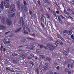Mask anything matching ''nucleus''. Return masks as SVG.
Instances as JSON below:
<instances>
[{"mask_svg":"<svg viewBox=\"0 0 74 74\" xmlns=\"http://www.w3.org/2000/svg\"><path fill=\"white\" fill-rule=\"evenodd\" d=\"M65 14H67V15H70V13H68V12H64Z\"/></svg>","mask_w":74,"mask_h":74,"instance_id":"obj_55","label":"nucleus"},{"mask_svg":"<svg viewBox=\"0 0 74 74\" xmlns=\"http://www.w3.org/2000/svg\"><path fill=\"white\" fill-rule=\"evenodd\" d=\"M53 13H54V16H56V12H54Z\"/></svg>","mask_w":74,"mask_h":74,"instance_id":"obj_52","label":"nucleus"},{"mask_svg":"<svg viewBox=\"0 0 74 74\" xmlns=\"http://www.w3.org/2000/svg\"><path fill=\"white\" fill-rule=\"evenodd\" d=\"M41 25L44 28V25H43V24H42V22L41 23Z\"/></svg>","mask_w":74,"mask_h":74,"instance_id":"obj_60","label":"nucleus"},{"mask_svg":"<svg viewBox=\"0 0 74 74\" xmlns=\"http://www.w3.org/2000/svg\"><path fill=\"white\" fill-rule=\"evenodd\" d=\"M3 50L4 52H5V51L6 49L5 48H3Z\"/></svg>","mask_w":74,"mask_h":74,"instance_id":"obj_54","label":"nucleus"},{"mask_svg":"<svg viewBox=\"0 0 74 74\" xmlns=\"http://www.w3.org/2000/svg\"><path fill=\"white\" fill-rule=\"evenodd\" d=\"M4 8V5L3 4V1H2L0 4V9L3 10Z\"/></svg>","mask_w":74,"mask_h":74,"instance_id":"obj_7","label":"nucleus"},{"mask_svg":"<svg viewBox=\"0 0 74 74\" xmlns=\"http://www.w3.org/2000/svg\"><path fill=\"white\" fill-rule=\"evenodd\" d=\"M52 47H49V50L51 51H53V49H56V47L55 46H53V45H52L51 46Z\"/></svg>","mask_w":74,"mask_h":74,"instance_id":"obj_4","label":"nucleus"},{"mask_svg":"<svg viewBox=\"0 0 74 74\" xmlns=\"http://www.w3.org/2000/svg\"><path fill=\"white\" fill-rule=\"evenodd\" d=\"M10 31H9L8 32H5V34H8V33H10Z\"/></svg>","mask_w":74,"mask_h":74,"instance_id":"obj_58","label":"nucleus"},{"mask_svg":"<svg viewBox=\"0 0 74 74\" xmlns=\"http://www.w3.org/2000/svg\"><path fill=\"white\" fill-rule=\"evenodd\" d=\"M15 13H13L11 15L12 17H14L15 16Z\"/></svg>","mask_w":74,"mask_h":74,"instance_id":"obj_30","label":"nucleus"},{"mask_svg":"<svg viewBox=\"0 0 74 74\" xmlns=\"http://www.w3.org/2000/svg\"><path fill=\"white\" fill-rule=\"evenodd\" d=\"M17 5L18 9L19 10L22 11L23 10V4L21 3L20 4L19 1H17Z\"/></svg>","mask_w":74,"mask_h":74,"instance_id":"obj_1","label":"nucleus"},{"mask_svg":"<svg viewBox=\"0 0 74 74\" xmlns=\"http://www.w3.org/2000/svg\"><path fill=\"white\" fill-rule=\"evenodd\" d=\"M59 43H60V42L59 41H57L55 43V45H57L58 44H59Z\"/></svg>","mask_w":74,"mask_h":74,"instance_id":"obj_37","label":"nucleus"},{"mask_svg":"<svg viewBox=\"0 0 74 74\" xmlns=\"http://www.w3.org/2000/svg\"><path fill=\"white\" fill-rule=\"evenodd\" d=\"M57 36L58 38H59L60 37V35H59V34H57Z\"/></svg>","mask_w":74,"mask_h":74,"instance_id":"obj_59","label":"nucleus"},{"mask_svg":"<svg viewBox=\"0 0 74 74\" xmlns=\"http://www.w3.org/2000/svg\"><path fill=\"white\" fill-rule=\"evenodd\" d=\"M27 39L28 40H32V41L34 40V39L32 38H27Z\"/></svg>","mask_w":74,"mask_h":74,"instance_id":"obj_18","label":"nucleus"},{"mask_svg":"<svg viewBox=\"0 0 74 74\" xmlns=\"http://www.w3.org/2000/svg\"><path fill=\"white\" fill-rule=\"evenodd\" d=\"M12 56H17V54H15L14 53H12Z\"/></svg>","mask_w":74,"mask_h":74,"instance_id":"obj_31","label":"nucleus"},{"mask_svg":"<svg viewBox=\"0 0 74 74\" xmlns=\"http://www.w3.org/2000/svg\"><path fill=\"white\" fill-rule=\"evenodd\" d=\"M27 48L28 49H31V46H30L29 45H28V46L27 47Z\"/></svg>","mask_w":74,"mask_h":74,"instance_id":"obj_39","label":"nucleus"},{"mask_svg":"<svg viewBox=\"0 0 74 74\" xmlns=\"http://www.w3.org/2000/svg\"><path fill=\"white\" fill-rule=\"evenodd\" d=\"M21 29H22V27H20L18 29L15 30V33H18V32H19L21 30Z\"/></svg>","mask_w":74,"mask_h":74,"instance_id":"obj_9","label":"nucleus"},{"mask_svg":"<svg viewBox=\"0 0 74 74\" xmlns=\"http://www.w3.org/2000/svg\"><path fill=\"white\" fill-rule=\"evenodd\" d=\"M42 71H43V72H44V70L43 69H42L41 71H40V73H42Z\"/></svg>","mask_w":74,"mask_h":74,"instance_id":"obj_62","label":"nucleus"},{"mask_svg":"<svg viewBox=\"0 0 74 74\" xmlns=\"http://www.w3.org/2000/svg\"><path fill=\"white\" fill-rule=\"evenodd\" d=\"M60 44L61 45H63V42H61L60 43Z\"/></svg>","mask_w":74,"mask_h":74,"instance_id":"obj_57","label":"nucleus"},{"mask_svg":"<svg viewBox=\"0 0 74 74\" xmlns=\"http://www.w3.org/2000/svg\"><path fill=\"white\" fill-rule=\"evenodd\" d=\"M73 66L74 64H73V63H71L70 64V66L71 68H73Z\"/></svg>","mask_w":74,"mask_h":74,"instance_id":"obj_36","label":"nucleus"},{"mask_svg":"<svg viewBox=\"0 0 74 74\" xmlns=\"http://www.w3.org/2000/svg\"><path fill=\"white\" fill-rule=\"evenodd\" d=\"M15 5L14 4H12L11 5L10 8H15Z\"/></svg>","mask_w":74,"mask_h":74,"instance_id":"obj_15","label":"nucleus"},{"mask_svg":"<svg viewBox=\"0 0 74 74\" xmlns=\"http://www.w3.org/2000/svg\"><path fill=\"white\" fill-rule=\"evenodd\" d=\"M5 70L7 71H8V70H10V68L9 67L6 68Z\"/></svg>","mask_w":74,"mask_h":74,"instance_id":"obj_43","label":"nucleus"},{"mask_svg":"<svg viewBox=\"0 0 74 74\" xmlns=\"http://www.w3.org/2000/svg\"><path fill=\"white\" fill-rule=\"evenodd\" d=\"M1 21L3 23H5V19H4V18H3L2 19Z\"/></svg>","mask_w":74,"mask_h":74,"instance_id":"obj_17","label":"nucleus"},{"mask_svg":"<svg viewBox=\"0 0 74 74\" xmlns=\"http://www.w3.org/2000/svg\"><path fill=\"white\" fill-rule=\"evenodd\" d=\"M14 11H15V9L10 8V11L11 13H12V12H14Z\"/></svg>","mask_w":74,"mask_h":74,"instance_id":"obj_10","label":"nucleus"},{"mask_svg":"<svg viewBox=\"0 0 74 74\" xmlns=\"http://www.w3.org/2000/svg\"><path fill=\"white\" fill-rule=\"evenodd\" d=\"M46 16H47V18H48V19H49L50 18H51V16H49V14H47Z\"/></svg>","mask_w":74,"mask_h":74,"instance_id":"obj_27","label":"nucleus"},{"mask_svg":"<svg viewBox=\"0 0 74 74\" xmlns=\"http://www.w3.org/2000/svg\"><path fill=\"white\" fill-rule=\"evenodd\" d=\"M40 57L41 58H42L43 59H44L45 58L44 56L43 55H40Z\"/></svg>","mask_w":74,"mask_h":74,"instance_id":"obj_35","label":"nucleus"},{"mask_svg":"<svg viewBox=\"0 0 74 74\" xmlns=\"http://www.w3.org/2000/svg\"><path fill=\"white\" fill-rule=\"evenodd\" d=\"M52 44V43H48L47 44V45L48 47H51Z\"/></svg>","mask_w":74,"mask_h":74,"instance_id":"obj_19","label":"nucleus"},{"mask_svg":"<svg viewBox=\"0 0 74 74\" xmlns=\"http://www.w3.org/2000/svg\"><path fill=\"white\" fill-rule=\"evenodd\" d=\"M21 58L22 59H25V58H26V57L25 55H22L21 56Z\"/></svg>","mask_w":74,"mask_h":74,"instance_id":"obj_21","label":"nucleus"},{"mask_svg":"<svg viewBox=\"0 0 74 74\" xmlns=\"http://www.w3.org/2000/svg\"><path fill=\"white\" fill-rule=\"evenodd\" d=\"M29 12L30 13V14L31 16L33 17V16H34V15L33 14V12L31 11L30 9L29 10Z\"/></svg>","mask_w":74,"mask_h":74,"instance_id":"obj_12","label":"nucleus"},{"mask_svg":"<svg viewBox=\"0 0 74 74\" xmlns=\"http://www.w3.org/2000/svg\"><path fill=\"white\" fill-rule=\"evenodd\" d=\"M38 3L39 5H41V3H40V1L38 0Z\"/></svg>","mask_w":74,"mask_h":74,"instance_id":"obj_48","label":"nucleus"},{"mask_svg":"<svg viewBox=\"0 0 74 74\" xmlns=\"http://www.w3.org/2000/svg\"><path fill=\"white\" fill-rule=\"evenodd\" d=\"M36 71H37V73L38 74H39V73H40V72L38 71V68H37L36 69Z\"/></svg>","mask_w":74,"mask_h":74,"instance_id":"obj_50","label":"nucleus"},{"mask_svg":"<svg viewBox=\"0 0 74 74\" xmlns=\"http://www.w3.org/2000/svg\"><path fill=\"white\" fill-rule=\"evenodd\" d=\"M7 29V27L4 25H0V29L1 30H5Z\"/></svg>","mask_w":74,"mask_h":74,"instance_id":"obj_5","label":"nucleus"},{"mask_svg":"<svg viewBox=\"0 0 74 74\" xmlns=\"http://www.w3.org/2000/svg\"><path fill=\"white\" fill-rule=\"evenodd\" d=\"M41 19H42V21L44 22V19H45V17L43 15L42 16Z\"/></svg>","mask_w":74,"mask_h":74,"instance_id":"obj_16","label":"nucleus"},{"mask_svg":"<svg viewBox=\"0 0 74 74\" xmlns=\"http://www.w3.org/2000/svg\"><path fill=\"white\" fill-rule=\"evenodd\" d=\"M68 9L69 12V11H70L71 12V11H72V10H71L69 8H68Z\"/></svg>","mask_w":74,"mask_h":74,"instance_id":"obj_49","label":"nucleus"},{"mask_svg":"<svg viewBox=\"0 0 74 74\" xmlns=\"http://www.w3.org/2000/svg\"><path fill=\"white\" fill-rule=\"evenodd\" d=\"M22 26L23 27V26H24V25H25V21L23 20H22Z\"/></svg>","mask_w":74,"mask_h":74,"instance_id":"obj_33","label":"nucleus"},{"mask_svg":"<svg viewBox=\"0 0 74 74\" xmlns=\"http://www.w3.org/2000/svg\"><path fill=\"white\" fill-rule=\"evenodd\" d=\"M60 16H61L62 17L63 19H65V17H63V16H62V15H60Z\"/></svg>","mask_w":74,"mask_h":74,"instance_id":"obj_44","label":"nucleus"},{"mask_svg":"<svg viewBox=\"0 0 74 74\" xmlns=\"http://www.w3.org/2000/svg\"><path fill=\"white\" fill-rule=\"evenodd\" d=\"M13 62H15L16 63H18V61H17V60H13Z\"/></svg>","mask_w":74,"mask_h":74,"instance_id":"obj_56","label":"nucleus"},{"mask_svg":"<svg viewBox=\"0 0 74 74\" xmlns=\"http://www.w3.org/2000/svg\"><path fill=\"white\" fill-rule=\"evenodd\" d=\"M71 38H72L73 40H74V35L72 34L71 35Z\"/></svg>","mask_w":74,"mask_h":74,"instance_id":"obj_42","label":"nucleus"},{"mask_svg":"<svg viewBox=\"0 0 74 74\" xmlns=\"http://www.w3.org/2000/svg\"><path fill=\"white\" fill-rule=\"evenodd\" d=\"M57 16L58 18V21H59L60 23H61V24H63V22H62V19H61V18H60V16H59V15H58Z\"/></svg>","mask_w":74,"mask_h":74,"instance_id":"obj_8","label":"nucleus"},{"mask_svg":"<svg viewBox=\"0 0 74 74\" xmlns=\"http://www.w3.org/2000/svg\"><path fill=\"white\" fill-rule=\"evenodd\" d=\"M6 60L8 62H10V61H11V60L9 58H8L6 59Z\"/></svg>","mask_w":74,"mask_h":74,"instance_id":"obj_47","label":"nucleus"},{"mask_svg":"<svg viewBox=\"0 0 74 74\" xmlns=\"http://www.w3.org/2000/svg\"><path fill=\"white\" fill-rule=\"evenodd\" d=\"M24 7V11H25V12H27V6H23Z\"/></svg>","mask_w":74,"mask_h":74,"instance_id":"obj_13","label":"nucleus"},{"mask_svg":"<svg viewBox=\"0 0 74 74\" xmlns=\"http://www.w3.org/2000/svg\"><path fill=\"white\" fill-rule=\"evenodd\" d=\"M57 70H59V66H58L56 67Z\"/></svg>","mask_w":74,"mask_h":74,"instance_id":"obj_64","label":"nucleus"},{"mask_svg":"<svg viewBox=\"0 0 74 74\" xmlns=\"http://www.w3.org/2000/svg\"><path fill=\"white\" fill-rule=\"evenodd\" d=\"M56 12L57 14H59V12L57 10L56 11Z\"/></svg>","mask_w":74,"mask_h":74,"instance_id":"obj_61","label":"nucleus"},{"mask_svg":"<svg viewBox=\"0 0 74 74\" xmlns=\"http://www.w3.org/2000/svg\"><path fill=\"white\" fill-rule=\"evenodd\" d=\"M32 36H33L34 37H35V36H36V35H35V34H33L32 35Z\"/></svg>","mask_w":74,"mask_h":74,"instance_id":"obj_63","label":"nucleus"},{"mask_svg":"<svg viewBox=\"0 0 74 74\" xmlns=\"http://www.w3.org/2000/svg\"><path fill=\"white\" fill-rule=\"evenodd\" d=\"M36 52H37V53H40V52H41V50L38 49L36 51Z\"/></svg>","mask_w":74,"mask_h":74,"instance_id":"obj_32","label":"nucleus"},{"mask_svg":"<svg viewBox=\"0 0 74 74\" xmlns=\"http://www.w3.org/2000/svg\"><path fill=\"white\" fill-rule=\"evenodd\" d=\"M68 32V31L67 30H64L63 32L64 33H67Z\"/></svg>","mask_w":74,"mask_h":74,"instance_id":"obj_40","label":"nucleus"},{"mask_svg":"<svg viewBox=\"0 0 74 74\" xmlns=\"http://www.w3.org/2000/svg\"><path fill=\"white\" fill-rule=\"evenodd\" d=\"M25 41H26V39H23L21 40V42H24Z\"/></svg>","mask_w":74,"mask_h":74,"instance_id":"obj_26","label":"nucleus"},{"mask_svg":"<svg viewBox=\"0 0 74 74\" xmlns=\"http://www.w3.org/2000/svg\"><path fill=\"white\" fill-rule=\"evenodd\" d=\"M46 59H47V60H48V61H51V58H46Z\"/></svg>","mask_w":74,"mask_h":74,"instance_id":"obj_41","label":"nucleus"},{"mask_svg":"<svg viewBox=\"0 0 74 74\" xmlns=\"http://www.w3.org/2000/svg\"><path fill=\"white\" fill-rule=\"evenodd\" d=\"M48 68V65L47 63H45V66L44 68V70H45L47 71Z\"/></svg>","mask_w":74,"mask_h":74,"instance_id":"obj_6","label":"nucleus"},{"mask_svg":"<svg viewBox=\"0 0 74 74\" xmlns=\"http://www.w3.org/2000/svg\"><path fill=\"white\" fill-rule=\"evenodd\" d=\"M5 1L6 4H8L9 3H10V1H9V0H5Z\"/></svg>","mask_w":74,"mask_h":74,"instance_id":"obj_20","label":"nucleus"},{"mask_svg":"<svg viewBox=\"0 0 74 74\" xmlns=\"http://www.w3.org/2000/svg\"><path fill=\"white\" fill-rule=\"evenodd\" d=\"M43 1L45 3H48V0H43Z\"/></svg>","mask_w":74,"mask_h":74,"instance_id":"obj_34","label":"nucleus"},{"mask_svg":"<svg viewBox=\"0 0 74 74\" xmlns=\"http://www.w3.org/2000/svg\"><path fill=\"white\" fill-rule=\"evenodd\" d=\"M68 72V74H71V71H69Z\"/></svg>","mask_w":74,"mask_h":74,"instance_id":"obj_53","label":"nucleus"},{"mask_svg":"<svg viewBox=\"0 0 74 74\" xmlns=\"http://www.w3.org/2000/svg\"><path fill=\"white\" fill-rule=\"evenodd\" d=\"M63 53L65 55H67V53L65 51H63Z\"/></svg>","mask_w":74,"mask_h":74,"instance_id":"obj_29","label":"nucleus"},{"mask_svg":"<svg viewBox=\"0 0 74 74\" xmlns=\"http://www.w3.org/2000/svg\"><path fill=\"white\" fill-rule=\"evenodd\" d=\"M3 46H1V48H0V50L1 51H3Z\"/></svg>","mask_w":74,"mask_h":74,"instance_id":"obj_45","label":"nucleus"},{"mask_svg":"<svg viewBox=\"0 0 74 74\" xmlns=\"http://www.w3.org/2000/svg\"><path fill=\"white\" fill-rule=\"evenodd\" d=\"M23 1L24 5V6H27V2L26 0H23Z\"/></svg>","mask_w":74,"mask_h":74,"instance_id":"obj_14","label":"nucleus"},{"mask_svg":"<svg viewBox=\"0 0 74 74\" xmlns=\"http://www.w3.org/2000/svg\"><path fill=\"white\" fill-rule=\"evenodd\" d=\"M60 39H61V40H62V41H64V39H63V38H62V37L60 36Z\"/></svg>","mask_w":74,"mask_h":74,"instance_id":"obj_51","label":"nucleus"},{"mask_svg":"<svg viewBox=\"0 0 74 74\" xmlns=\"http://www.w3.org/2000/svg\"><path fill=\"white\" fill-rule=\"evenodd\" d=\"M6 22L7 25L9 26H10L12 25V21L9 18H7L6 19Z\"/></svg>","mask_w":74,"mask_h":74,"instance_id":"obj_2","label":"nucleus"},{"mask_svg":"<svg viewBox=\"0 0 74 74\" xmlns=\"http://www.w3.org/2000/svg\"><path fill=\"white\" fill-rule=\"evenodd\" d=\"M10 6V5L6 4L5 6V7L6 8H9Z\"/></svg>","mask_w":74,"mask_h":74,"instance_id":"obj_22","label":"nucleus"},{"mask_svg":"<svg viewBox=\"0 0 74 74\" xmlns=\"http://www.w3.org/2000/svg\"><path fill=\"white\" fill-rule=\"evenodd\" d=\"M72 33H73V31L71 30H70L69 32H68V33H67V34H68V35H71Z\"/></svg>","mask_w":74,"mask_h":74,"instance_id":"obj_11","label":"nucleus"},{"mask_svg":"<svg viewBox=\"0 0 74 74\" xmlns=\"http://www.w3.org/2000/svg\"><path fill=\"white\" fill-rule=\"evenodd\" d=\"M23 30H24V33L25 35H26V34H28V32H27V28H26V27L25 25L24 26V28H23Z\"/></svg>","mask_w":74,"mask_h":74,"instance_id":"obj_3","label":"nucleus"},{"mask_svg":"<svg viewBox=\"0 0 74 74\" xmlns=\"http://www.w3.org/2000/svg\"><path fill=\"white\" fill-rule=\"evenodd\" d=\"M65 70V71H66L67 72H68L69 71V69L66 68Z\"/></svg>","mask_w":74,"mask_h":74,"instance_id":"obj_46","label":"nucleus"},{"mask_svg":"<svg viewBox=\"0 0 74 74\" xmlns=\"http://www.w3.org/2000/svg\"><path fill=\"white\" fill-rule=\"evenodd\" d=\"M38 46H40V48H43V46L41 45V44H39L38 45Z\"/></svg>","mask_w":74,"mask_h":74,"instance_id":"obj_38","label":"nucleus"},{"mask_svg":"<svg viewBox=\"0 0 74 74\" xmlns=\"http://www.w3.org/2000/svg\"><path fill=\"white\" fill-rule=\"evenodd\" d=\"M64 12H69L68 8L67 9H66L65 10H64Z\"/></svg>","mask_w":74,"mask_h":74,"instance_id":"obj_24","label":"nucleus"},{"mask_svg":"<svg viewBox=\"0 0 74 74\" xmlns=\"http://www.w3.org/2000/svg\"><path fill=\"white\" fill-rule=\"evenodd\" d=\"M49 73L50 74H53V72H52L51 70H49Z\"/></svg>","mask_w":74,"mask_h":74,"instance_id":"obj_28","label":"nucleus"},{"mask_svg":"<svg viewBox=\"0 0 74 74\" xmlns=\"http://www.w3.org/2000/svg\"><path fill=\"white\" fill-rule=\"evenodd\" d=\"M39 68L40 70H41V69H42V65H41V64L39 65Z\"/></svg>","mask_w":74,"mask_h":74,"instance_id":"obj_25","label":"nucleus"},{"mask_svg":"<svg viewBox=\"0 0 74 74\" xmlns=\"http://www.w3.org/2000/svg\"><path fill=\"white\" fill-rule=\"evenodd\" d=\"M35 48V46H34V45H31V49L32 50H33V48Z\"/></svg>","mask_w":74,"mask_h":74,"instance_id":"obj_23","label":"nucleus"}]
</instances>
